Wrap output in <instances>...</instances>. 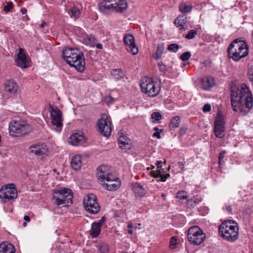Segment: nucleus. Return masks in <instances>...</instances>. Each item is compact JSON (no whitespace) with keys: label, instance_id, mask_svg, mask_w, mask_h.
Wrapping results in <instances>:
<instances>
[{"label":"nucleus","instance_id":"obj_20","mask_svg":"<svg viewBox=\"0 0 253 253\" xmlns=\"http://www.w3.org/2000/svg\"><path fill=\"white\" fill-rule=\"evenodd\" d=\"M4 90L11 94L15 93L18 90V85L12 80L7 81L4 83Z\"/></svg>","mask_w":253,"mask_h":253},{"label":"nucleus","instance_id":"obj_5","mask_svg":"<svg viewBox=\"0 0 253 253\" xmlns=\"http://www.w3.org/2000/svg\"><path fill=\"white\" fill-rule=\"evenodd\" d=\"M31 130V126L25 121H13L10 123L9 126V134L13 137L27 134Z\"/></svg>","mask_w":253,"mask_h":253},{"label":"nucleus","instance_id":"obj_55","mask_svg":"<svg viewBox=\"0 0 253 253\" xmlns=\"http://www.w3.org/2000/svg\"><path fill=\"white\" fill-rule=\"evenodd\" d=\"M24 219L27 221V222H30V218L29 216L28 215H25L24 216Z\"/></svg>","mask_w":253,"mask_h":253},{"label":"nucleus","instance_id":"obj_25","mask_svg":"<svg viewBox=\"0 0 253 253\" xmlns=\"http://www.w3.org/2000/svg\"><path fill=\"white\" fill-rule=\"evenodd\" d=\"M132 190L136 196L142 197L145 195L146 191L143 187L138 183L133 185Z\"/></svg>","mask_w":253,"mask_h":253},{"label":"nucleus","instance_id":"obj_52","mask_svg":"<svg viewBox=\"0 0 253 253\" xmlns=\"http://www.w3.org/2000/svg\"><path fill=\"white\" fill-rule=\"evenodd\" d=\"M177 165L179 167V168L181 169L182 171H183L184 170V164L181 162H178L177 163Z\"/></svg>","mask_w":253,"mask_h":253},{"label":"nucleus","instance_id":"obj_43","mask_svg":"<svg viewBox=\"0 0 253 253\" xmlns=\"http://www.w3.org/2000/svg\"><path fill=\"white\" fill-rule=\"evenodd\" d=\"M13 6V3L11 1H9L7 3L6 5L4 6L3 10L5 12H9Z\"/></svg>","mask_w":253,"mask_h":253},{"label":"nucleus","instance_id":"obj_64","mask_svg":"<svg viewBox=\"0 0 253 253\" xmlns=\"http://www.w3.org/2000/svg\"><path fill=\"white\" fill-rule=\"evenodd\" d=\"M27 225V223L26 222H24L23 223V226L24 227H26Z\"/></svg>","mask_w":253,"mask_h":253},{"label":"nucleus","instance_id":"obj_1","mask_svg":"<svg viewBox=\"0 0 253 253\" xmlns=\"http://www.w3.org/2000/svg\"><path fill=\"white\" fill-rule=\"evenodd\" d=\"M231 101L232 109L240 111L242 115H247L253 107V97L249 87L242 84L240 87H231Z\"/></svg>","mask_w":253,"mask_h":253},{"label":"nucleus","instance_id":"obj_28","mask_svg":"<svg viewBox=\"0 0 253 253\" xmlns=\"http://www.w3.org/2000/svg\"><path fill=\"white\" fill-rule=\"evenodd\" d=\"M119 142L121 145L120 147L122 149L130 148V145L129 143V140L126 136H120Z\"/></svg>","mask_w":253,"mask_h":253},{"label":"nucleus","instance_id":"obj_19","mask_svg":"<svg viewBox=\"0 0 253 253\" xmlns=\"http://www.w3.org/2000/svg\"><path fill=\"white\" fill-rule=\"evenodd\" d=\"M84 141V136L79 132L73 133L70 136L69 139V143L74 146L82 145Z\"/></svg>","mask_w":253,"mask_h":253},{"label":"nucleus","instance_id":"obj_40","mask_svg":"<svg viewBox=\"0 0 253 253\" xmlns=\"http://www.w3.org/2000/svg\"><path fill=\"white\" fill-rule=\"evenodd\" d=\"M104 102L108 105L115 102V99L111 95L106 96L104 99Z\"/></svg>","mask_w":253,"mask_h":253},{"label":"nucleus","instance_id":"obj_34","mask_svg":"<svg viewBox=\"0 0 253 253\" xmlns=\"http://www.w3.org/2000/svg\"><path fill=\"white\" fill-rule=\"evenodd\" d=\"M164 50V45L162 43L158 45L156 53V58L157 59L161 58L162 54H163Z\"/></svg>","mask_w":253,"mask_h":253},{"label":"nucleus","instance_id":"obj_49","mask_svg":"<svg viewBox=\"0 0 253 253\" xmlns=\"http://www.w3.org/2000/svg\"><path fill=\"white\" fill-rule=\"evenodd\" d=\"M170 176L169 174H163L162 175L161 181H165Z\"/></svg>","mask_w":253,"mask_h":253},{"label":"nucleus","instance_id":"obj_4","mask_svg":"<svg viewBox=\"0 0 253 253\" xmlns=\"http://www.w3.org/2000/svg\"><path fill=\"white\" fill-rule=\"evenodd\" d=\"M227 51L229 57L238 62L248 54L249 47L245 41L236 39L229 45Z\"/></svg>","mask_w":253,"mask_h":253},{"label":"nucleus","instance_id":"obj_11","mask_svg":"<svg viewBox=\"0 0 253 253\" xmlns=\"http://www.w3.org/2000/svg\"><path fill=\"white\" fill-rule=\"evenodd\" d=\"M96 197L93 194H88L84 201V205L86 211L92 214L98 213L100 210L97 203Z\"/></svg>","mask_w":253,"mask_h":253},{"label":"nucleus","instance_id":"obj_47","mask_svg":"<svg viewBox=\"0 0 253 253\" xmlns=\"http://www.w3.org/2000/svg\"><path fill=\"white\" fill-rule=\"evenodd\" d=\"M176 244V239L175 237H172L169 242V246L170 247H174Z\"/></svg>","mask_w":253,"mask_h":253},{"label":"nucleus","instance_id":"obj_33","mask_svg":"<svg viewBox=\"0 0 253 253\" xmlns=\"http://www.w3.org/2000/svg\"><path fill=\"white\" fill-rule=\"evenodd\" d=\"M180 122V118L179 116H175L171 120L169 126L172 128L178 127Z\"/></svg>","mask_w":253,"mask_h":253},{"label":"nucleus","instance_id":"obj_53","mask_svg":"<svg viewBox=\"0 0 253 253\" xmlns=\"http://www.w3.org/2000/svg\"><path fill=\"white\" fill-rule=\"evenodd\" d=\"M226 209L227 211L229 213H231L232 212V209L230 206L226 207Z\"/></svg>","mask_w":253,"mask_h":253},{"label":"nucleus","instance_id":"obj_44","mask_svg":"<svg viewBox=\"0 0 253 253\" xmlns=\"http://www.w3.org/2000/svg\"><path fill=\"white\" fill-rule=\"evenodd\" d=\"M151 175L154 177H160L161 178H162V175L163 174L161 173V171L160 170H158L156 171H153L151 172Z\"/></svg>","mask_w":253,"mask_h":253},{"label":"nucleus","instance_id":"obj_60","mask_svg":"<svg viewBox=\"0 0 253 253\" xmlns=\"http://www.w3.org/2000/svg\"><path fill=\"white\" fill-rule=\"evenodd\" d=\"M21 11L22 14H25L26 13V12L27 11V10L25 8H22V9H21Z\"/></svg>","mask_w":253,"mask_h":253},{"label":"nucleus","instance_id":"obj_9","mask_svg":"<svg viewBox=\"0 0 253 253\" xmlns=\"http://www.w3.org/2000/svg\"><path fill=\"white\" fill-rule=\"evenodd\" d=\"M17 197V191L14 184H8L2 186L0 190V198L4 202H7Z\"/></svg>","mask_w":253,"mask_h":253},{"label":"nucleus","instance_id":"obj_31","mask_svg":"<svg viewBox=\"0 0 253 253\" xmlns=\"http://www.w3.org/2000/svg\"><path fill=\"white\" fill-rule=\"evenodd\" d=\"M84 40L86 45H89L91 46H94L96 43V39L92 35H85Z\"/></svg>","mask_w":253,"mask_h":253},{"label":"nucleus","instance_id":"obj_8","mask_svg":"<svg viewBox=\"0 0 253 253\" xmlns=\"http://www.w3.org/2000/svg\"><path fill=\"white\" fill-rule=\"evenodd\" d=\"M187 236L188 241L194 245L202 244L206 238L203 230L198 226L191 227L187 231Z\"/></svg>","mask_w":253,"mask_h":253},{"label":"nucleus","instance_id":"obj_32","mask_svg":"<svg viewBox=\"0 0 253 253\" xmlns=\"http://www.w3.org/2000/svg\"><path fill=\"white\" fill-rule=\"evenodd\" d=\"M179 10L182 13H188L191 11L192 6L187 4L185 2H182L179 6Z\"/></svg>","mask_w":253,"mask_h":253},{"label":"nucleus","instance_id":"obj_45","mask_svg":"<svg viewBox=\"0 0 253 253\" xmlns=\"http://www.w3.org/2000/svg\"><path fill=\"white\" fill-rule=\"evenodd\" d=\"M71 13L72 15H73L74 16H77L80 13V11L79 9H77L76 8L74 7L71 9Z\"/></svg>","mask_w":253,"mask_h":253},{"label":"nucleus","instance_id":"obj_21","mask_svg":"<svg viewBox=\"0 0 253 253\" xmlns=\"http://www.w3.org/2000/svg\"><path fill=\"white\" fill-rule=\"evenodd\" d=\"M101 184L108 190L113 191L118 189L121 185V181L117 180L114 182H101Z\"/></svg>","mask_w":253,"mask_h":253},{"label":"nucleus","instance_id":"obj_59","mask_svg":"<svg viewBox=\"0 0 253 253\" xmlns=\"http://www.w3.org/2000/svg\"><path fill=\"white\" fill-rule=\"evenodd\" d=\"M133 233V230L131 229H130L128 230V233L130 235H132Z\"/></svg>","mask_w":253,"mask_h":253},{"label":"nucleus","instance_id":"obj_48","mask_svg":"<svg viewBox=\"0 0 253 253\" xmlns=\"http://www.w3.org/2000/svg\"><path fill=\"white\" fill-rule=\"evenodd\" d=\"M106 220V217L105 216H103L101 217V218L97 222H94L96 224H98L100 225V227H102L103 224L105 223Z\"/></svg>","mask_w":253,"mask_h":253},{"label":"nucleus","instance_id":"obj_36","mask_svg":"<svg viewBox=\"0 0 253 253\" xmlns=\"http://www.w3.org/2000/svg\"><path fill=\"white\" fill-rule=\"evenodd\" d=\"M176 198L180 200L186 199L187 198V193L185 191H179L177 193Z\"/></svg>","mask_w":253,"mask_h":253},{"label":"nucleus","instance_id":"obj_46","mask_svg":"<svg viewBox=\"0 0 253 253\" xmlns=\"http://www.w3.org/2000/svg\"><path fill=\"white\" fill-rule=\"evenodd\" d=\"M211 109V106L210 104H206L204 105L203 108V111L204 112H208Z\"/></svg>","mask_w":253,"mask_h":253},{"label":"nucleus","instance_id":"obj_42","mask_svg":"<svg viewBox=\"0 0 253 253\" xmlns=\"http://www.w3.org/2000/svg\"><path fill=\"white\" fill-rule=\"evenodd\" d=\"M151 118L156 121H159L162 119V115L159 112H154L151 115Z\"/></svg>","mask_w":253,"mask_h":253},{"label":"nucleus","instance_id":"obj_17","mask_svg":"<svg viewBox=\"0 0 253 253\" xmlns=\"http://www.w3.org/2000/svg\"><path fill=\"white\" fill-rule=\"evenodd\" d=\"M124 42L126 46L127 51L132 54H136L138 52V49L134 42V38L132 35L127 34L124 38Z\"/></svg>","mask_w":253,"mask_h":253},{"label":"nucleus","instance_id":"obj_12","mask_svg":"<svg viewBox=\"0 0 253 253\" xmlns=\"http://www.w3.org/2000/svg\"><path fill=\"white\" fill-rule=\"evenodd\" d=\"M98 179L101 182H114L115 180H120L119 178L116 175L108 170V167L106 166H101L97 169Z\"/></svg>","mask_w":253,"mask_h":253},{"label":"nucleus","instance_id":"obj_3","mask_svg":"<svg viewBox=\"0 0 253 253\" xmlns=\"http://www.w3.org/2000/svg\"><path fill=\"white\" fill-rule=\"evenodd\" d=\"M218 232L220 236L228 242H235L239 237L238 224L232 220L222 222L218 228Z\"/></svg>","mask_w":253,"mask_h":253},{"label":"nucleus","instance_id":"obj_10","mask_svg":"<svg viewBox=\"0 0 253 253\" xmlns=\"http://www.w3.org/2000/svg\"><path fill=\"white\" fill-rule=\"evenodd\" d=\"M111 125L110 118L105 114H102L97 122L98 130L102 135L108 137L111 132Z\"/></svg>","mask_w":253,"mask_h":253},{"label":"nucleus","instance_id":"obj_51","mask_svg":"<svg viewBox=\"0 0 253 253\" xmlns=\"http://www.w3.org/2000/svg\"><path fill=\"white\" fill-rule=\"evenodd\" d=\"M162 131V130H161L160 132H155L153 133V136L154 137H156L157 138H161V135L160 133Z\"/></svg>","mask_w":253,"mask_h":253},{"label":"nucleus","instance_id":"obj_35","mask_svg":"<svg viewBox=\"0 0 253 253\" xmlns=\"http://www.w3.org/2000/svg\"><path fill=\"white\" fill-rule=\"evenodd\" d=\"M179 48V46L176 43H171L168 47V50L169 51L176 52Z\"/></svg>","mask_w":253,"mask_h":253},{"label":"nucleus","instance_id":"obj_13","mask_svg":"<svg viewBox=\"0 0 253 253\" xmlns=\"http://www.w3.org/2000/svg\"><path fill=\"white\" fill-rule=\"evenodd\" d=\"M50 119L52 124L56 126L57 131L60 132L63 126V117L62 112L57 107L49 106Z\"/></svg>","mask_w":253,"mask_h":253},{"label":"nucleus","instance_id":"obj_30","mask_svg":"<svg viewBox=\"0 0 253 253\" xmlns=\"http://www.w3.org/2000/svg\"><path fill=\"white\" fill-rule=\"evenodd\" d=\"M111 75L116 80H121L125 76L124 72L121 69H113L111 71Z\"/></svg>","mask_w":253,"mask_h":253},{"label":"nucleus","instance_id":"obj_2","mask_svg":"<svg viewBox=\"0 0 253 253\" xmlns=\"http://www.w3.org/2000/svg\"><path fill=\"white\" fill-rule=\"evenodd\" d=\"M62 56L71 66L81 72L84 71L85 62L84 54L78 48L65 47L62 51Z\"/></svg>","mask_w":253,"mask_h":253},{"label":"nucleus","instance_id":"obj_7","mask_svg":"<svg viewBox=\"0 0 253 253\" xmlns=\"http://www.w3.org/2000/svg\"><path fill=\"white\" fill-rule=\"evenodd\" d=\"M73 194L71 190L68 188H64L53 191V199L54 204L58 206H66L72 203Z\"/></svg>","mask_w":253,"mask_h":253},{"label":"nucleus","instance_id":"obj_38","mask_svg":"<svg viewBox=\"0 0 253 253\" xmlns=\"http://www.w3.org/2000/svg\"><path fill=\"white\" fill-rule=\"evenodd\" d=\"M197 34V32L195 30H191L185 36L187 39H192Z\"/></svg>","mask_w":253,"mask_h":253},{"label":"nucleus","instance_id":"obj_23","mask_svg":"<svg viewBox=\"0 0 253 253\" xmlns=\"http://www.w3.org/2000/svg\"><path fill=\"white\" fill-rule=\"evenodd\" d=\"M127 7V3L126 0H120L116 2L113 12L122 13L125 11Z\"/></svg>","mask_w":253,"mask_h":253},{"label":"nucleus","instance_id":"obj_37","mask_svg":"<svg viewBox=\"0 0 253 253\" xmlns=\"http://www.w3.org/2000/svg\"><path fill=\"white\" fill-rule=\"evenodd\" d=\"M191 56V54L189 51H186L183 53L180 57V58L183 61L188 60Z\"/></svg>","mask_w":253,"mask_h":253},{"label":"nucleus","instance_id":"obj_26","mask_svg":"<svg viewBox=\"0 0 253 253\" xmlns=\"http://www.w3.org/2000/svg\"><path fill=\"white\" fill-rule=\"evenodd\" d=\"M174 23L179 30H184V26L187 23L186 17L183 15L179 16L175 19Z\"/></svg>","mask_w":253,"mask_h":253},{"label":"nucleus","instance_id":"obj_29","mask_svg":"<svg viewBox=\"0 0 253 253\" xmlns=\"http://www.w3.org/2000/svg\"><path fill=\"white\" fill-rule=\"evenodd\" d=\"M214 84V79L211 77H206L203 81V87L205 90H208L210 88L213 86Z\"/></svg>","mask_w":253,"mask_h":253},{"label":"nucleus","instance_id":"obj_58","mask_svg":"<svg viewBox=\"0 0 253 253\" xmlns=\"http://www.w3.org/2000/svg\"><path fill=\"white\" fill-rule=\"evenodd\" d=\"M46 25V23L45 22H42L41 25H40V27L41 28H43L45 25Z\"/></svg>","mask_w":253,"mask_h":253},{"label":"nucleus","instance_id":"obj_41","mask_svg":"<svg viewBox=\"0 0 253 253\" xmlns=\"http://www.w3.org/2000/svg\"><path fill=\"white\" fill-rule=\"evenodd\" d=\"M158 65L160 72L165 73L167 71L166 65L162 62H159Z\"/></svg>","mask_w":253,"mask_h":253},{"label":"nucleus","instance_id":"obj_57","mask_svg":"<svg viewBox=\"0 0 253 253\" xmlns=\"http://www.w3.org/2000/svg\"><path fill=\"white\" fill-rule=\"evenodd\" d=\"M224 163L223 160L222 159H218V164L219 165H221Z\"/></svg>","mask_w":253,"mask_h":253},{"label":"nucleus","instance_id":"obj_15","mask_svg":"<svg viewBox=\"0 0 253 253\" xmlns=\"http://www.w3.org/2000/svg\"><path fill=\"white\" fill-rule=\"evenodd\" d=\"M120 0H102L98 4L99 11L104 14H109L113 12L116 2Z\"/></svg>","mask_w":253,"mask_h":253},{"label":"nucleus","instance_id":"obj_63","mask_svg":"<svg viewBox=\"0 0 253 253\" xmlns=\"http://www.w3.org/2000/svg\"><path fill=\"white\" fill-rule=\"evenodd\" d=\"M154 130H155L156 132H159L158 131L159 130V128L155 127L154 128Z\"/></svg>","mask_w":253,"mask_h":253},{"label":"nucleus","instance_id":"obj_14","mask_svg":"<svg viewBox=\"0 0 253 253\" xmlns=\"http://www.w3.org/2000/svg\"><path fill=\"white\" fill-rule=\"evenodd\" d=\"M29 149L31 152L37 157L43 158L48 155V148L46 145L44 143H35L31 145Z\"/></svg>","mask_w":253,"mask_h":253},{"label":"nucleus","instance_id":"obj_18","mask_svg":"<svg viewBox=\"0 0 253 253\" xmlns=\"http://www.w3.org/2000/svg\"><path fill=\"white\" fill-rule=\"evenodd\" d=\"M16 63L17 65L21 68H26L29 66L28 58L22 48L19 49Z\"/></svg>","mask_w":253,"mask_h":253},{"label":"nucleus","instance_id":"obj_56","mask_svg":"<svg viewBox=\"0 0 253 253\" xmlns=\"http://www.w3.org/2000/svg\"><path fill=\"white\" fill-rule=\"evenodd\" d=\"M96 46L98 49H101L103 48L102 45L100 43H98L97 44H96Z\"/></svg>","mask_w":253,"mask_h":253},{"label":"nucleus","instance_id":"obj_16","mask_svg":"<svg viewBox=\"0 0 253 253\" xmlns=\"http://www.w3.org/2000/svg\"><path fill=\"white\" fill-rule=\"evenodd\" d=\"M224 119L222 116L216 117L214 121V132L215 136L221 138L224 136Z\"/></svg>","mask_w":253,"mask_h":253},{"label":"nucleus","instance_id":"obj_61","mask_svg":"<svg viewBox=\"0 0 253 253\" xmlns=\"http://www.w3.org/2000/svg\"><path fill=\"white\" fill-rule=\"evenodd\" d=\"M132 227H133V225L131 223H129L127 225V228H128L129 229H131V228H132Z\"/></svg>","mask_w":253,"mask_h":253},{"label":"nucleus","instance_id":"obj_24","mask_svg":"<svg viewBox=\"0 0 253 253\" xmlns=\"http://www.w3.org/2000/svg\"><path fill=\"white\" fill-rule=\"evenodd\" d=\"M71 166L73 169L75 170H79L82 166V157L77 155L74 156L71 162Z\"/></svg>","mask_w":253,"mask_h":253},{"label":"nucleus","instance_id":"obj_54","mask_svg":"<svg viewBox=\"0 0 253 253\" xmlns=\"http://www.w3.org/2000/svg\"><path fill=\"white\" fill-rule=\"evenodd\" d=\"M162 162L161 161H158L157 162V164L156 165H157V167H158V168H160L162 167Z\"/></svg>","mask_w":253,"mask_h":253},{"label":"nucleus","instance_id":"obj_39","mask_svg":"<svg viewBox=\"0 0 253 253\" xmlns=\"http://www.w3.org/2000/svg\"><path fill=\"white\" fill-rule=\"evenodd\" d=\"M248 76L250 81L253 82V65L248 66Z\"/></svg>","mask_w":253,"mask_h":253},{"label":"nucleus","instance_id":"obj_22","mask_svg":"<svg viewBox=\"0 0 253 253\" xmlns=\"http://www.w3.org/2000/svg\"><path fill=\"white\" fill-rule=\"evenodd\" d=\"M0 253H15L14 246L7 242L0 245Z\"/></svg>","mask_w":253,"mask_h":253},{"label":"nucleus","instance_id":"obj_6","mask_svg":"<svg viewBox=\"0 0 253 253\" xmlns=\"http://www.w3.org/2000/svg\"><path fill=\"white\" fill-rule=\"evenodd\" d=\"M140 86L143 92L150 97H155L160 92L161 87L151 78L144 77L141 80Z\"/></svg>","mask_w":253,"mask_h":253},{"label":"nucleus","instance_id":"obj_62","mask_svg":"<svg viewBox=\"0 0 253 253\" xmlns=\"http://www.w3.org/2000/svg\"><path fill=\"white\" fill-rule=\"evenodd\" d=\"M161 196L163 198L164 200L166 199V195L164 193H162Z\"/></svg>","mask_w":253,"mask_h":253},{"label":"nucleus","instance_id":"obj_27","mask_svg":"<svg viewBox=\"0 0 253 253\" xmlns=\"http://www.w3.org/2000/svg\"><path fill=\"white\" fill-rule=\"evenodd\" d=\"M101 227L98 224L93 222L91 224V227L89 230L90 235L94 238L97 237L100 233Z\"/></svg>","mask_w":253,"mask_h":253},{"label":"nucleus","instance_id":"obj_50","mask_svg":"<svg viewBox=\"0 0 253 253\" xmlns=\"http://www.w3.org/2000/svg\"><path fill=\"white\" fill-rule=\"evenodd\" d=\"M226 153V152L225 151H221L219 155L218 159H223L224 156L225 154Z\"/></svg>","mask_w":253,"mask_h":253}]
</instances>
